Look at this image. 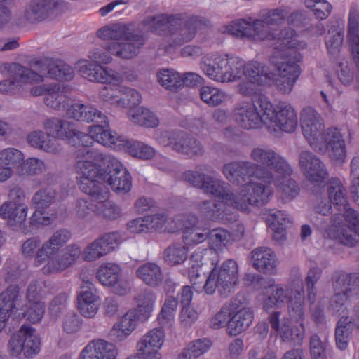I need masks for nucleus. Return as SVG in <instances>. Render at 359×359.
I'll list each match as a JSON object with an SVG mask.
<instances>
[{"mask_svg": "<svg viewBox=\"0 0 359 359\" xmlns=\"http://www.w3.org/2000/svg\"><path fill=\"white\" fill-rule=\"evenodd\" d=\"M272 117L268 123H274L280 130L286 133H293L298 126V118L294 109L285 102L280 103L277 109L272 107Z\"/></svg>", "mask_w": 359, "mask_h": 359, "instance_id": "17", "label": "nucleus"}, {"mask_svg": "<svg viewBox=\"0 0 359 359\" xmlns=\"http://www.w3.org/2000/svg\"><path fill=\"white\" fill-rule=\"evenodd\" d=\"M242 72L250 81L257 86L267 85L271 80V73L269 67L257 61L251 62L243 67Z\"/></svg>", "mask_w": 359, "mask_h": 359, "instance_id": "35", "label": "nucleus"}, {"mask_svg": "<svg viewBox=\"0 0 359 359\" xmlns=\"http://www.w3.org/2000/svg\"><path fill=\"white\" fill-rule=\"evenodd\" d=\"M212 343L207 338L198 339L190 343L180 355L182 359H196L205 353L211 346Z\"/></svg>", "mask_w": 359, "mask_h": 359, "instance_id": "52", "label": "nucleus"}, {"mask_svg": "<svg viewBox=\"0 0 359 359\" xmlns=\"http://www.w3.org/2000/svg\"><path fill=\"white\" fill-rule=\"evenodd\" d=\"M132 120L138 125L147 128H153L158 124L156 116L148 109H137L132 115Z\"/></svg>", "mask_w": 359, "mask_h": 359, "instance_id": "62", "label": "nucleus"}, {"mask_svg": "<svg viewBox=\"0 0 359 359\" xmlns=\"http://www.w3.org/2000/svg\"><path fill=\"white\" fill-rule=\"evenodd\" d=\"M136 276L151 287H158L163 280L161 267L155 262H147L141 264L135 271Z\"/></svg>", "mask_w": 359, "mask_h": 359, "instance_id": "30", "label": "nucleus"}, {"mask_svg": "<svg viewBox=\"0 0 359 359\" xmlns=\"http://www.w3.org/2000/svg\"><path fill=\"white\" fill-rule=\"evenodd\" d=\"M0 307L10 314L22 310V294L18 285H11L0 294Z\"/></svg>", "mask_w": 359, "mask_h": 359, "instance_id": "31", "label": "nucleus"}, {"mask_svg": "<svg viewBox=\"0 0 359 359\" xmlns=\"http://www.w3.org/2000/svg\"><path fill=\"white\" fill-rule=\"evenodd\" d=\"M24 159L23 154L15 148H7L0 151V165L13 169L19 168Z\"/></svg>", "mask_w": 359, "mask_h": 359, "instance_id": "58", "label": "nucleus"}, {"mask_svg": "<svg viewBox=\"0 0 359 359\" xmlns=\"http://www.w3.org/2000/svg\"><path fill=\"white\" fill-rule=\"evenodd\" d=\"M120 273L121 269L117 264L108 263L100 266L96 276L103 285L112 287L119 281Z\"/></svg>", "mask_w": 359, "mask_h": 359, "instance_id": "49", "label": "nucleus"}, {"mask_svg": "<svg viewBox=\"0 0 359 359\" xmlns=\"http://www.w3.org/2000/svg\"><path fill=\"white\" fill-rule=\"evenodd\" d=\"M344 217L347 227L338 230L337 234L333 235V237L342 245L353 247L358 242L359 212L349 208L344 212Z\"/></svg>", "mask_w": 359, "mask_h": 359, "instance_id": "14", "label": "nucleus"}, {"mask_svg": "<svg viewBox=\"0 0 359 359\" xmlns=\"http://www.w3.org/2000/svg\"><path fill=\"white\" fill-rule=\"evenodd\" d=\"M159 83L166 89L177 91L184 86L182 76L171 69H162L157 74Z\"/></svg>", "mask_w": 359, "mask_h": 359, "instance_id": "50", "label": "nucleus"}, {"mask_svg": "<svg viewBox=\"0 0 359 359\" xmlns=\"http://www.w3.org/2000/svg\"><path fill=\"white\" fill-rule=\"evenodd\" d=\"M204 182L202 189L205 193L219 197L235 208L236 195L231 191L229 184L213 177H208Z\"/></svg>", "mask_w": 359, "mask_h": 359, "instance_id": "28", "label": "nucleus"}, {"mask_svg": "<svg viewBox=\"0 0 359 359\" xmlns=\"http://www.w3.org/2000/svg\"><path fill=\"white\" fill-rule=\"evenodd\" d=\"M71 233L66 229L55 231L50 238L44 242L36 253L35 261L41 264L55 255L71 238Z\"/></svg>", "mask_w": 359, "mask_h": 359, "instance_id": "15", "label": "nucleus"}, {"mask_svg": "<svg viewBox=\"0 0 359 359\" xmlns=\"http://www.w3.org/2000/svg\"><path fill=\"white\" fill-rule=\"evenodd\" d=\"M238 281V267L233 259H227L220 266H215L208 276L205 272L191 282L193 287L198 292L203 290L211 295L217 290L220 296L227 297L233 292Z\"/></svg>", "mask_w": 359, "mask_h": 359, "instance_id": "2", "label": "nucleus"}, {"mask_svg": "<svg viewBox=\"0 0 359 359\" xmlns=\"http://www.w3.org/2000/svg\"><path fill=\"white\" fill-rule=\"evenodd\" d=\"M27 213L26 205L5 202L0 206V217L8 220V225L17 226L23 225Z\"/></svg>", "mask_w": 359, "mask_h": 359, "instance_id": "33", "label": "nucleus"}, {"mask_svg": "<svg viewBox=\"0 0 359 359\" xmlns=\"http://www.w3.org/2000/svg\"><path fill=\"white\" fill-rule=\"evenodd\" d=\"M46 170L44 163L38 158H30L22 162L19 173L22 175H37Z\"/></svg>", "mask_w": 359, "mask_h": 359, "instance_id": "64", "label": "nucleus"}, {"mask_svg": "<svg viewBox=\"0 0 359 359\" xmlns=\"http://www.w3.org/2000/svg\"><path fill=\"white\" fill-rule=\"evenodd\" d=\"M67 141L72 146H81V147L90 148L95 140V135L77 130L73 124L70 130H68Z\"/></svg>", "mask_w": 359, "mask_h": 359, "instance_id": "59", "label": "nucleus"}, {"mask_svg": "<svg viewBox=\"0 0 359 359\" xmlns=\"http://www.w3.org/2000/svg\"><path fill=\"white\" fill-rule=\"evenodd\" d=\"M300 123L303 135L310 146L316 150H320L326 133H324V125L320 114L311 107H305L300 115Z\"/></svg>", "mask_w": 359, "mask_h": 359, "instance_id": "11", "label": "nucleus"}, {"mask_svg": "<svg viewBox=\"0 0 359 359\" xmlns=\"http://www.w3.org/2000/svg\"><path fill=\"white\" fill-rule=\"evenodd\" d=\"M281 312L273 311L269 317V321L271 327L276 330L283 341H288L289 334L292 330L289 320L287 318L280 319Z\"/></svg>", "mask_w": 359, "mask_h": 359, "instance_id": "56", "label": "nucleus"}, {"mask_svg": "<svg viewBox=\"0 0 359 359\" xmlns=\"http://www.w3.org/2000/svg\"><path fill=\"white\" fill-rule=\"evenodd\" d=\"M56 192L50 188L41 189L33 196L32 201L36 208L44 210L55 200Z\"/></svg>", "mask_w": 359, "mask_h": 359, "instance_id": "60", "label": "nucleus"}, {"mask_svg": "<svg viewBox=\"0 0 359 359\" xmlns=\"http://www.w3.org/2000/svg\"><path fill=\"white\" fill-rule=\"evenodd\" d=\"M252 266L263 273L273 274L276 268V259L273 251L267 247H259L251 252Z\"/></svg>", "mask_w": 359, "mask_h": 359, "instance_id": "25", "label": "nucleus"}, {"mask_svg": "<svg viewBox=\"0 0 359 359\" xmlns=\"http://www.w3.org/2000/svg\"><path fill=\"white\" fill-rule=\"evenodd\" d=\"M182 24V14H161L153 17L151 31L161 35H170L174 27Z\"/></svg>", "mask_w": 359, "mask_h": 359, "instance_id": "36", "label": "nucleus"}, {"mask_svg": "<svg viewBox=\"0 0 359 359\" xmlns=\"http://www.w3.org/2000/svg\"><path fill=\"white\" fill-rule=\"evenodd\" d=\"M241 298L237 296L233 298L229 302L226 303L222 309L217 313L210 320V327L217 330L227 325L233 313L239 309L241 306Z\"/></svg>", "mask_w": 359, "mask_h": 359, "instance_id": "39", "label": "nucleus"}, {"mask_svg": "<svg viewBox=\"0 0 359 359\" xmlns=\"http://www.w3.org/2000/svg\"><path fill=\"white\" fill-rule=\"evenodd\" d=\"M109 157L93 148L81 147L75 151L79 189L93 199H104L107 197L105 188L96 182V177L101 168L97 163L106 162Z\"/></svg>", "mask_w": 359, "mask_h": 359, "instance_id": "1", "label": "nucleus"}, {"mask_svg": "<svg viewBox=\"0 0 359 359\" xmlns=\"http://www.w3.org/2000/svg\"><path fill=\"white\" fill-rule=\"evenodd\" d=\"M111 55L107 49V45L103 49L96 48L90 55V58L94 62L79 61L77 64L80 74L90 81L107 83L110 79L119 81L121 75L112 69L108 70L99 64H107L111 60Z\"/></svg>", "mask_w": 359, "mask_h": 359, "instance_id": "4", "label": "nucleus"}, {"mask_svg": "<svg viewBox=\"0 0 359 359\" xmlns=\"http://www.w3.org/2000/svg\"><path fill=\"white\" fill-rule=\"evenodd\" d=\"M329 201L339 212H344L347 207V194L345 187L337 178H332L327 189Z\"/></svg>", "mask_w": 359, "mask_h": 359, "instance_id": "37", "label": "nucleus"}, {"mask_svg": "<svg viewBox=\"0 0 359 359\" xmlns=\"http://www.w3.org/2000/svg\"><path fill=\"white\" fill-rule=\"evenodd\" d=\"M9 79L0 82V92L7 94L19 93L25 83L43 81V76L33 70L13 62L8 65Z\"/></svg>", "mask_w": 359, "mask_h": 359, "instance_id": "10", "label": "nucleus"}, {"mask_svg": "<svg viewBox=\"0 0 359 359\" xmlns=\"http://www.w3.org/2000/svg\"><path fill=\"white\" fill-rule=\"evenodd\" d=\"M219 64L217 68V81L225 83L231 82L239 78L241 75L244 67L243 60L238 57H229L220 56L219 59Z\"/></svg>", "mask_w": 359, "mask_h": 359, "instance_id": "24", "label": "nucleus"}, {"mask_svg": "<svg viewBox=\"0 0 359 359\" xmlns=\"http://www.w3.org/2000/svg\"><path fill=\"white\" fill-rule=\"evenodd\" d=\"M355 328V323L352 317L342 316L337 322L335 329V341L337 346L344 350L348 345V342L352 332Z\"/></svg>", "mask_w": 359, "mask_h": 359, "instance_id": "41", "label": "nucleus"}, {"mask_svg": "<svg viewBox=\"0 0 359 359\" xmlns=\"http://www.w3.org/2000/svg\"><path fill=\"white\" fill-rule=\"evenodd\" d=\"M29 331L30 326L23 325L17 333L11 335L7 344V350L11 356L22 358L25 333Z\"/></svg>", "mask_w": 359, "mask_h": 359, "instance_id": "54", "label": "nucleus"}, {"mask_svg": "<svg viewBox=\"0 0 359 359\" xmlns=\"http://www.w3.org/2000/svg\"><path fill=\"white\" fill-rule=\"evenodd\" d=\"M322 144H325L329 157L336 164H342L346 156L343 136L336 128H328Z\"/></svg>", "mask_w": 359, "mask_h": 359, "instance_id": "16", "label": "nucleus"}, {"mask_svg": "<svg viewBox=\"0 0 359 359\" xmlns=\"http://www.w3.org/2000/svg\"><path fill=\"white\" fill-rule=\"evenodd\" d=\"M118 106L133 107L138 105L142 100L140 93L136 90L126 86H119Z\"/></svg>", "mask_w": 359, "mask_h": 359, "instance_id": "57", "label": "nucleus"}, {"mask_svg": "<svg viewBox=\"0 0 359 359\" xmlns=\"http://www.w3.org/2000/svg\"><path fill=\"white\" fill-rule=\"evenodd\" d=\"M84 284L81 288L86 287V290H82L77 297L78 309L82 316L90 318L94 317L98 311L100 299L93 292L95 290L94 285L89 281Z\"/></svg>", "mask_w": 359, "mask_h": 359, "instance_id": "22", "label": "nucleus"}, {"mask_svg": "<svg viewBox=\"0 0 359 359\" xmlns=\"http://www.w3.org/2000/svg\"><path fill=\"white\" fill-rule=\"evenodd\" d=\"M28 143L33 147L51 154H58L62 147L57 140L50 138L46 133L42 130H34L27 137Z\"/></svg>", "mask_w": 359, "mask_h": 359, "instance_id": "34", "label": "nucleus"}, {"mask_svg": "<svg viewBox=\"0 0 359 359\" xmlns=\"http://www.w3.org/2000/svg\"><path fill=\"white\" fill-rule=\"evenodd\" d=\"M43 128L47 135L52 136L53 139L60 138L67 140L73 123L56 117L46 119L43 123Z\"/></svg>", "mask_w": 359, "mask_h": 359, "instance_id": "38", "label": "nucleus"}, {"mask_svg": "<svg viewBox=\"0 0 359 359\" xmlns=\"http://www.w3.org/2000/svg\"><path fill=\"white\" fill-rule=\"evenodd\" d=\"M106 162L107 167L100 168V172L96 177V182L102 184L107 191V197L103 200H106L108 197V191L102 182L107 183L116 192L126 193L130 190L132 186L131 177L119 161L115 158L109 157Z\"/></svg>", "mask_w": 359, "mask_h": 359, "instance_id": "7", "label": "nucleus"}, {"mask_svg": "<svg viewBox=\"0 0 359 359\" xmlns=\"http://www.w3.org/2000/svg\"><path fill=\"white\" fill-rule=\"evenodd\" d=\"M250 158L274 170L278 175L287 176L292 173V169L285 159L269 147L254 148L250 152Z\"/></svg>", "mask_w": 359, "mask_h": 359, "instance_id": "13", "label": "nucleus"}, {"mask_svg": "<svg viewBox=\"0 0 359 359\" xmlns=\"http://www.w3.org/2000/svg\"><path fill=\"white\" fill-rule=\"evenodd\" d=\"M88 346H92L93 352L99 359H116L118 354L115 345L104 339L93 341Z\"/></svg>", "mask_w": 359, "mask_h": 359, "instance_id": "55", "label": "nucleus"}, {"mask_svg": "<svg viewBox=\"0 0 359 359\" xmlns=\"http://www.w3.org/2000/svg\"><path fill=\"white\" fill-rule=\"evenodd\" d=\"M224 204L215 200H205L197 204V210L209 220L223 219Z\"/></svg>", "mask_w": 359, "mask_h": 359, "instance_id": "48", "label": "nucleus"}, {"mask_svg": "<svg viewBox=\"0 0 359 359\" xmlns=\"http://www.w3.org/2000/svg\"><path fill=\"white\" fill-rule=\"evenodd\" d=\"M347 39L357 67L356 79L359 82V13L357 11L350 12Z\"/></svg>", "mask_w": 359, "mask_h": 359, "instance_id": "29", "label": "nucleus"}, {"mask_svg": "<svg viewBox=\"0 0 359 359\" xmlns=\"http://www.w3.org/2000/svg\"><path fill=\"white\" fill-rule=\"evenodd\" d=\"M81 250L75 244L68 245L55 259H50L43 268L45 273H60L72 266L80 257Z\"/></svg>", "mask_w": 359, "mask_h": 359, "instance_id": "19", "label": "nucleus"}, {"mask_svg": "<svg viewBox=\"0 0 359 359\" xmlns=\"http://www.w3.org/2000/svg\"><path fill=\"white\" fill-rule=\"evenodd\" d=\"M164 332L161 328H155L150 330L138 342V351H140V353H144L149 358L157 356V359H161L158 349L164 342Z\"/></svg>", "mask_w": 359, "mask_h": 359, "instance_id": "21", "label": "nucleus"}, {"mask_svg": "<svg viewBox=\"0 0 359 359\" xmlns=\"http://www.w3.org/2000/svg\"><path fill=\"white\" fill-rule=\"evenodd\" d=\"M223 172L226 178L238 184H247L248 180L255 178L270 184L273 180V175L267 168L250 161H237L226 164Z\"/></svg>", "mask_w": 359, "mask_h": 359, "instance_id": "6", "label": "nucleus"}, {"mask_svg": "<svg viewBox=\"0 0 359 359\" xmlns=\"http://www.w3.org/2000/svg\"><path fill=\"white\" fill-rule=\"evenodd\" d=\"M295 290L289 288H283L280 285H276L271 295L265 300L263 309L269 311L273 307H280L285 302L289 303L290 299L294 297Z\"/></svg>", "mask_w": 359, "mask_h": 359, "instance_id": "43", "label": "nucleus"}, {"mask_svg": "<svg viewBox=\"0 0 359 359\" xmlns=\"http://www.w3.org/2000/svg\"><path fill=\"white\" fill-rule=\"evenodd\" d=\"M40 350L41 339L35 334V330L30 327V331L25 333L22 358L32 359L39 353Z\"/></svg>", "mask_w": 359, "mask_h": 359, "instance_id": "51", "label": "nucleus"}, {"mask_svg": "<svg viewBox=\"0 0 359 359\" xmlns=\"http://www.w3.org/2000/svg\"><path fill=\"white\" fill-rule=\"evenodd\" d=\"M137 309L133 310L137 313L139 320L144 321L149 318L153 309L155 294L150 290H144L136 298Z\"/></svg>", "mask_w": 359, "mask_h": 359, "instance_id": "45", "label": "nucleus"}, {"mask_svg": "<svg viewBox=\"0 0 359 359\" xmlns=\"http://www.w3.org/2000/svg\"><path fill=\"white\" fill-rule=\"evenodd\" d=\"M157 140L160 144L189 157L201 156L204 151L200 142L184 131L162 132L158 135Z\"/></svg>", "mask_w": 359, "mask_h": 359, "instance_id": "8", "label": "nucleus"}, {"mask_svg": "<svg viewBox=\"0 0 359 359\" xmlns=\"http://www.w3.org/2000/svg\"><path fill=\"white\" fill-rule=\"evenodd\" d=\"M294 297L290 299L288 313L291 319L296 323H303L304 320V292L303 287L295 290Z\"/></svg>", "mask_w": 359, "mask_h": 359, "instance_id": "46", "label": "nucleus"}, {"mask_svg": "<svg viewBox=\"0 0 359 359\" xmlns=\"http://www.w3.org/2000/svg\"><path fill=\"white\" fill-rule=\"evenodd\" d=\"M271 193L267 185L260 183L245 184L236 194L235 208L247 212L250 205H264L268 202V198Z\"/></svg>", "mask_w": 359, "mask_h": 359, "instance_id": "12", "label": "nucleus"}, {"mask_svg": "<svg viewBox=\"0 0 359 359\" xmlns=\"http://www.w3.org/2000/svg\"><path fill=\"white\" fill-rule=\"evenodd\" d=\"M68 101L67 97L59 88L57 90H48L44 97L45 104L56 110L64 109L68 104Z\"/></svg>", "mask_w": 359, "mask_h": 359, "instance_id": "63", "label": "nucleus"}, {"mask_svg": "<svg viewBox=\"0 0 359 359\" xmlns=\"http://www.w3.org/2000/svg\"><path fill=\"white\" fill-rule=\"evenodd\" d=\"M201 20L197 16H193L187 20L182 18V24L176 25L170 36L175 45L180 46L191 41L195 36L197 29L201 26Z\"/></svg>", "mask_w": 359, "mask_h": 359, "instance_id": "27", "label": "nucleus"}, {"mask_svg": "<svg viewBox=\"0 0 359 359\" xmlns=\"http://www.w3.org/2000/svg\"><path fill=\"white\" fill-rule=\"evenodd\" d=\"M66 115L69 118L79 121L94 122L103 123L107 118L97 109L81 103H74L67 110Z\"/></svg>", "mask_w": 359, "mask_h": 359, "instance_id": "26", "label": "nucleus"}, {"mask_svg": "<svg viewBox=\"0 0 359 359\" xmlns=\"http://www.w3.org/2000/svg\"><path fill=\"white\" fill-rule=\"evenodd\" d=\"M243 299L242 297L239 309L233 313L228 321L226 332L229 335L236 336L244 332L252 322L253 312L243 305Z\"/></svg>", "mask_w": 359, "mask_h": 359, "instance_id": "23", "label": "nucleus"}, {"mask_svg": "<svg viewBox=\"0 0 359 359\" xmlns=\"http://www.w3.org/2000/svg\"><path fill=\"white\" fill-rule=\"evenodd\" d=\"M272 104L265 95H255L253 103H240L234 109L237 124L244 129L257 128L268 124L272 117Z\"/></svg>", "mask_w": 359, "mask_h": 359, "instance_id": "3", "label": "nucleus"}, {"mask_svg": "<svg viewBox=\"0 0 359 359\" xmlns=\"http://www.w3.org/2000/svg\"><path fill=\"white\" fill-rule=\"evenodd\" d=\"M299 165L309 182L308 188L315 194L320 193L330 177L325 163L311 151L305 150L299 153Z\"/></svg>", "mask_w": 359, "mask_h": 359, "instance_id": "5", "label": "nucleus"}, {"mask_svg": "<svg viewBox=\"0 0 359 359\" xmlns=\"http://www.w3.org/2000/svg\"><path fill=\"white\" fill-rule=\"evenodd\" d=\"M344 33L342 29L331 28L325 36L327 53L334 61L339 59L344 41Z\"/></svg>", "mask_w": 359, "mask_h": 359, "instance_id": "42", "label": "nucleus"}, {"mask_svg": "<svg viewBox=\"0 0 359 359\" xmlns=\"http://www.w3.org/2000/svg\"><path fill=\"white\" fill-rule=\"evenodd\" d=\"M62 8V0H30L25 7L22 20L29 24H38L56 16Z\"/></svg>", "mask_w": 359, "mask_h": 359, "instance_id": "9", "label": "nucleus"}, {"mask_svg": "<svg viewBox=\"0 0 359 359\" xmlns=\"http://www.w3.org/2000/svg\"><path fill=\"white\" fill-rule=\"evenodd\" d=\"M46 66V74L50 79L70 81L74 78L73 69L62 60H50Z\"/></svg>", "mask_w": 359, "mask_h": 359, "instance_id": "44", "label": "nucleus"}, {"mask_svg": "<svg viewBox=\"0 0 359 359\" xmlns=\"http://www.w3.org/2000/svg\"><path fill=\"white\" fill-rule=\"evenodd\" d=\"M275 57L280 59L273 61L278 75L298 78L300 72L297 62L300 61L301 55L297 49L285 50L283 53H278Z\"/></svg>", "mask_w": 359, "mask_h": 359, "instance_id": "20", "label": "nucleus"}, {"mask_svg": "<svg viewBox=\"0 0 359 359\" xmlns=\"http://www.w3.org/2000/svg\"><path fill=\"white\" fill-rule=\"evenodd\" d=\"M137 34L134 32L130 26L123 24H114L110 27H105L97 32V36L104 40H126Z\"/></svg>", "mask_w": 359, "mask_h": 359, "instance_id": "40", "label": "nucleus"}, {"mask_svg": "<svg viewBox=\"0 0 359 359\" xmlns=\"http://www.w3.org/2000/svg\"><path fill=\"white\" fill-rule=\"evenodd\" d=\"M125 41L126 42H109L107 44V50L120 58L131 59L139 53L145 43L144 36L140 34Z\"/></svg>", "mask_w": 359, "mask_h": 359, "instance_id": "18", "label": "nucleus"}, {"mask_svg": "<svg viewBox=\"0 0 359 359\" xmlns=\"http://www.w3.org/2000/svg\"><path fill=\"white\" fill-rule=\"evenodd\" d=\"M95 125L90 126L89 132L95 135V140L103 145L114 146V148L122 149L123 143L126 138L123 136H118L116 133L106 130L108 126L107 120L105 123H95Z\"/></svg>", "mask_w": 359, "mask_h": 359, "instance_id": "32", "label": "nucleus"}, {"mask_svg": "<svg viewBox=\"0 0 359 359\" xmlns=\"http://www.w3.org/2000/svg\"><path fill=\"white\" fill-rule=\"evenodd\" d=\"M187 252L186 247L180 243H174L164 250L163 259L172 266L180 264L187 259Z\"/></svg>", "mask_w": 359, "mask_h": 359, "instance_id": "53", "label": "nucleus"}, {"mask_svg": "<svg viewBox=\"0 0 359 359\" xmlns=\"http://www.w3.org/2000/svg\"><path fill=\"white\" fill-rule=\"evenodd\" d=\"M122 142H123L122 148L134 157L148 160L155 154V151L152 147L142 142L126 139Z\"/></svg>", "mask_w": 359, "mask_h": 359, "instance_id": "47", "label": "nucleus"}, {"mask_svg": "<svg viewBox=\"0 0 359 359\" xmlns=\"http://www.w3.org/2000/svg\"><path fill=\"white\" fill-rule=\"evenodd\" d=\"M294 34V29L285 27L278 32L277 37L272 36V38L277 41L275 43V48L279 50V53H283L285 50L294 49L295 43L292 38Z\"/></svg>", "mask_w": 359, "mask_h": 359, "instance_id": "61", "label": "nucleus"}]
</instances>
